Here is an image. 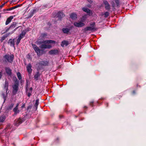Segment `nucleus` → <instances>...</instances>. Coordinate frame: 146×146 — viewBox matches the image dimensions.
<instances>
[{
    "mask_svg": "<svg viewBox=\"0 0 146 146\" xmlns=\"http://www.w3.org/2000/svg\"><path fill=\"white\" fill-rule=\"evenodd\" d=\"M4 60H3V62L5 64H6L7 62L12 63L14 60V56L13 54L9 55V54H5L3 57Z\"/></svg>",
    "mask_w": 146,
    "mask_h": 146,
    "instance_id": "nucleus-1",
    "label": "nucleus"
},
{
    "mask_svg": "<svg viewBox=\"0 0 146 146\" xmlns=\"http://www.w3.org/2000/svg\"><path fill=\"white\" fill-rule=\"evenodd\" d=\"M50 43H55V42L52 40H46L43 42V44L41 46V47L42 48H50L52 46Z\"/></svg>",
    "mask_w": 146,
    "mask_h": 146,
    "instance_id": "nucleus-2",
    "label": "nucleus"
},
{
    "mask_svg": "<svg viewBox=\"0 0 146 146\" xmlns=\"http://www.w3.org/2000/svg\"><path fill=\"white\" fill-rule=\"evenodd\" d=\"M19 82L18 80L17 79L15 81V83L12 86L13 94L14 95H16L19 90Z\"/></svg>",
    "mask_w": 146,
    "mask_h": 146,
    "instance_id": "nucleus-3",
    "label": "nucleus"
},
{
    "mask_svg": "<svg viewBox=\"0 0 146 146\" xmlns=\"http://www.w3.org/2000/svg\"><path fill=\"white\" fill-rule=\"evenodd\" d=\"M25 87V90L26 94L28 97H30L31 95L32 92V87H29V84L27 82Z\"/></svg>",
    "mask_w": 146,
    "mask_h": 146,
    "instance_id": "nucleus-4",
    "label": "nucleus"
},
{
    "mask_svg": "<svg viewBox=\"0 0 146 146\" xmlns=\"http://www.w3.org/2000/svg\"><path fill=\"white\" fill-rule=\"evenodd\" d=\"M20 26H19L15 28V29H14L13 31H12L11 33H7L6 34L3 35L1 38L0 41L1 42H2L3 41L5 40V39L7 38V37H8L11 34L13 33L17 29H18Z\"/></svg>",
    "mask_w": 146,
    "mask_h": 146,
    "instance_id": "nucleus-5",
    "label": "nucleus"
},
{
    "mask_svg": "<svg viewBox=\"0 0 146 146\" xmlns=\"http://www.w3.org/2000/svg\"><path fill=\"white\" fill-rule=\"evenodd\" d=\"M30 46L36 52V40H34L30 42Z\"/></svg>",
    "mask_w": 146,
    "mask_h": 146,
    "instance_id": "nucleus-6",
    "label": "nucleus"
},
{
    "mask_svg": "<svg viewBox=\"0 0 146 146\" xmlns=\"http://www.w3.org/2000/svg\"><path fill=\"white\" fill-rule=\"evenodd\" d=\"M74 25L76 27H81L84 26L85 24V23L82 22V21H79L75 22L74 23Z\"/></svg>",
    "mask_w": 146,
    "mask_h": 146,
    "instance_id": "nucleus-7",
    "label": "nucleus"
},
{
    "mask_svg": "<svg viewBox=\"0 0 146 146\" xmlns=\"http://www.w3.org/2000/svg\"><path fill=\"white\" fill-rule=\"evenodd\" d=\"M36 9H35L31 11L27 15V18L29 19L32 17L33 16L34 13H36Z\"/></svg>",
    "mask_w": 146,
    "mask_h": 146,
    "instance_id": "nucleus-8",
    "label": "nucleus"
},
{
    "mask_svg": "<svg viewBox=\"0 0 146 146\" xmlns=\"http://www.w3.org/2000/svg\"><path fill=\"white\" fill-rule=\"evenodd\" d=\"M23 121L20 118H19L17 120H15V125L16 126H18L19 125L21 124L23 122Z\"/></svg>",
    "mask_w": 146,
    "mask_h": 146,
    "instance_id": "nucleus-9",
    "label": "nucleus"
},
{
    "mask_svg": "<svg viewBox=\"0 0 146 146\" xmlns=\"http://www.w3.org/2000/svg\"><path fill=\"white\" fill-rule=\"evenodd\" d=\"M6 72L8 76H10L12 74V70L9 67H6L5 68Z\"/></svg>",
    "mask_w": 146,
    "mask_h": 146,
    "instance_id": "nucleus-10",
    "label": "nucleus"
},
{
    "mask_svg": "<svg viewBox=\"0 0 146 146\" xmlns=\"http://www.w3.org/2000/svg\"><path fill=\"white\" fill-rule=\"evenodd\" d=\"M31 68L32 66L31 63H29L26 67L27 70L29 73H31L32 72V69Z\"/></svg>",
    "mask_w": 146,
    "mask_h": 146,
    "instance_id": "nucleus-11",
    "label": "nucleus"
},
{
    "mask_svg": "<svg viewBox=\"0 0 146 146\" xmlns=\"http://www.w3.org/2000/svg\"><path fill=\"white\" fill-rule=\"evenodd\" d=\"M13 18V16H10L8 18L6 21L5 25H7L9 24Z\"/></svg>",
    "mask_w": 146,
    "mask_h": 146,
    "instance_id": "nucleus-12",
    "label": "nucleus"
},
{
    "mask_svg": "<svg viewBox=\"0 0 146 146\" xmlns=\"http://www.w3.org/2000/svg\"><path fill=\"white\" fill-rule=\"evenodd\" d=\"M9 83L8 81H7V80H6L4 85V88L6 90V93L7 94V92L8 91V87L9 86Z\"/></svg>",
    "mask_w": 146,
    "mask_h": 146,
    "instance_id": "nucleus-13",
    "label": "nucleus"
},
{
    "mask_svg": "<svg viewBox=\"0 0 146 146\" xmlns=\"http://www.w3.org/2000/svg\"><path fill=\"white\" fill-rule=\"evenodd\" d=\"M17 23L15 22H13L12 23L10 26L9 27L11 29V30H12L15 28L17 26Z\"/></svg>",
    "mask_w": 146,
    "mask_h": 146,
    "instance_id": "nucleus-14",
    "label": "nucleus"
},
{
    "mask_svg": "<svg viewBox=\"0 0 146 146\" xmlns=\"http://www.w3.org/2000/svg\"><path fill=\"white\" fill-rule=\"evenodd\" d=\"M82 9L84 11L88 13L89 15H91L92 14V11H90L88 9L86 8H84Z\"/></svg>",
    "mask_w": 146,
    "mask_h": 146,
    "instance_id": "nucleus-15",
    "label": "nucleus"
},
{
    "mask_svg": "<svg viewBox=\"0 0 146 146\" xmlns=\"http://www.w3.org/2000/svg\"><path fill=\"white\" fill-rule=\"evenodd\" d=\"M58 53V50H53L50 51L49 52V54H56Z\"/></svg>",
    "mask_w": 146,
    "mask_h": 146,
    "instance_id": "nucleus-16",
    "label": "nucleus"
},
{
    "mask_svg": "<svg viewBox=\"0 0 146 146\" xmlns=\"http://www.w3.org/2000/svg\"><path fill=\"white\" fill-rule=\"evenodd\" d=\"M95 29L94 27H88L85 28L84 30L86 31H94Z\"/></svg>",
    "mask_w": 146,
    "mask_h": 146,
    "instance_id": "nucleus-17",
    "label": "nucleus"
},
{
    "mask_svg": "<svg viewBox=\"0 0 146 146\" xmlns=\"http://www.w3.org/2000/svg\"><path fill=\"white\" fill-rule=\"evenodd\" d=\"M8 43H10V45L11 46H14L15 45L14 39H10L9 40Z\"/></svg>",
    "mask_w": 146,
    "mask_h": 146,
    "instance_id": "nucleus-18",
    "label": "nucleus"
},
{
    "mask_svg": "<svg viewBox=\"0 0 146 146\" xmlns=\"http://www.w3.org/2000/svg\"><path fill=\"white\" fill-rule=\"evenodd\" d=\"M70 17L72 19H75L77 18V15L75 13H72L70 14Z\"/></svg>",
    "mask_w": 146,
    "mask_h": 146,
    "instance_id": "nucleus-19",
    "label": "nucleus"
},
{
    "mask_svg": "<svg viewBox=\"0 0 146 146\" xmlns=\"http://www.w3.org/2000/svg\"><path fill=\"white\" fill-rule=\"evenodd\" d=\"M13 111L14 112L15 114H16L19 113L20 112L19 110H18V108L15 107L13 108Z\"/></svg>",
    "mask_w": 146,
    "mask_h": 146,
    "instance_id": "nucleus-20",
    "label": "nucleus"
},
{
    "mask_svg": "<svg viewBox=\"0 0 146 146\" xmlns=\"http://www.w3.org/2000/svg\"><path fill=\"white\" fill-rule=\"evenodd\" d=\"M68 42L64 40L62 42L61 45L63 47L65 45L66 46H67V45H68Z\"/></svg>",
    "mask_w": 146,
    "mask_h": 146,
    "instance_id": "nucleus-21",
    "label": "nucleus"
},
{
    "mask_svg": "<svg viewBox=\"0 0 146 146\" xmlns=\"http://www.w3.org/2000/svg\"><path fill=\"white\" fill-rule=\"evenodd\" d=\"M6 119V117L4 115H3L0 117V122L3 123Z\"/></svg>",
    "mask_w": 146,
    "mask_h": 146,
    "instance_id": "nucleus-22",
    "label": "nucleus"
},
{
    "mask_svg": "<svg viewBox=\"0 0 146 146\" xmlns=\"http://www.w3.org/2000/svg\"><path fill=\"white\" fill-rule=\"evenodd\" d=\"M14 105V104L13 103H12L10 105H8L7 108V110H11L12 109Z\"/></svg>",
    "mask_w": 146,
    "mask_h": 146,
    "instance_id": "nucleus-23",
    "label": "nucleus"
},
{
    "mask_svg": "<svg viewBox=\"0 0 146 146\" xmlns=\"http://www.w3.org/2000/svg\"><path fill=\"white\" fill-rule=\"evenodd\" d=\"M104 3L105 5L106 8L107 9H109L110 6L108 2L106 1H104Z\"/></svg>",
    "mask_w": 146,
    "mask_h": 146,
    "instance_id": "nucleus-24",
    "label": "nucleus"
},
{
    "mask_svg": "<svg viewBox=\"0 0 146 146\" xmlns=\"http://www.w3.org/2000/svg\"><path fill=\"white\" fill-rule=\"evenodd\" d=\"M11 126L10 124H8L6 126V128L5 129V131H7L9 129H11Z\"/></svg>",
    "mask_w": 146,
    "mask_h": 146,
    "instance_id": "nucleus-25",
    "label": "nucleus"
},
{
    "mask_svg": "<svg viewBox=\"0 0 146 146\" xmlns=\"http://www.w3.org/2000/svg\"><path fill=\"white\" fill-rule=\"evenodd\" d=\"M62 31L63 33H69V29L67 28L63 29H62Z\"/></svg>",
    "mask_w": 146,
    "mask_h": 146,
    "instance_id": "nucleus-26",
    "label": "nucleus"
},
{
    "mask_svg": "<svg viewBox=\"0 0 146 146\" xmlns=\"http://www.w3.org/2000/svg\"><path fill=\"white\" fill-rule=\"evenodd\" d=\"M32 106L31 105H29L27 108V111L29 112L30 111L31 109L32 108Z\"/></svg>",
    "mask_w": 146,
    "mask_h": 146,
    "instance_id": "nucleus-27",
    "label": "nucleus"
},
{
    "mask_svg": "<svg viewBox=\"0 0 146 146\" xmlns=\"http://www.w3.org/2000/svg\"><path fill=\"white\" fill-rule=\"evenodd\" d=\"M17 76L19 80H20L22 79L21 75L19 72L17 73Z\"/></svg>",
    "mask_w": 146,
    "mask_h": 146,
    "instance_id": "nucleus-28",
    "label": "nucleus"
},
{
    "mask_svg": "<svg viewBox=\"0 0 146 146\" xmlns=\"http://www.w3.org/2000/svg\"><path fill=\"white\" fill-rule=\"evenodd\" d=\"M21 39V38L18 37V38L17 39V41L16 43V44L17 45H18L20 43Z\"/></svg>",
    "mask_w": 146,
    "mask_h": 146,
    "instance_id": "nucleus-29",
    "label": "nucleus"
},
{
    "mask_svg": "<svg viewBox=\"0 0 146 146\" xmlns=\"http://www.w3.org/2000/svg\"><path fill=\"white\" fill-rule=\"evenodd\" d=\"M19 7H20V5H17L14 7H11V10H12L15 9L16 8H17Z\"/></svg>",
    "mask_w": 146,
    "mask_h": 146,
    "instance_id": "nucleus-30",
    "label": "nucleus"
},
{
    "mask_svg": "<svg viewBox=\"0 0 146 146\" xmlns=\"http://www.w3.org/2000/svg\"><path fill=\"white\" fill-rule=\"evenodd\" d=\"M86 17H83L81 19V21H82V22L84 23V22L86 21Z\"/></svg>",
    "mask_w": 146,
    "mask_h": 146,
    "instance_id": "nucleus-31",
    "label": "nucleus"
},
{
    "mask_svg": "<svg viewBox=\"0 0 146 146\" xmlns=\"http://www.w3.org/2000/svg\"><path fill=\"white\" fill-rule=\"evenodd\" d=\"M26 33H27V31H25L24 30H23L22 32H21V35H23V36H25V35Z\"/></svg>",
    "mask_w": 146,
    "mask_h": 146,
    "instance_id": "nucleus-32",
    "label": "nucleus"
},
{
    "mask_svg": "<svg viewBox=\"0 0 146 146\" xmlns=\"http://www.w3.org/2000/svg\"><path fill=\"white\" fill-rule=\"evenodd\" d=\"M2 95L3 96V98L4 100V102H5L6 100V96H5V94L4 93H3L2 94Z\"/></svg>",
    "mask_w": 146,
    "mask_h": 146,
    "instance_id": "nucleus-33",
    "label": "nucleus"
},
{
    "mask_svg": "<svg viewBox=\"0 0 146 146\" xmlns=\"http://www.w3.org/2000/svg\"><path fill=\"white\" fill-rule=\"evenodd\" d=\"M40 52L41 53V54H40V55H41L42 54V51L41 50H40L39 49H38L37 48V55H38L39 54L38 52L40 53Z\"/></svg>",
    "mask_w": 146,
    "mask_h": 146,
    "instance_id": "nucleus-34",
    "label": "nucleus"
},
{
    "mask_svg": "<svg viewBox=\"0 0 146 146\" xmlns=\"http://www.w3.org/2000/svg\"><path fill=\"white\" fill-rule=\"evenodd\" d=\"M11 30V29H10V27H9L7 28L6 29V30H5V32H3V33H2V34H3L5 33H7V32H8V31L9 30Z\"/></svg>",
    "mask_w": 146,
    "mask_h": 146,
    "instance_id": "nucleus-35",
    "label": "nucleus"
},
{
    "mask_svg": "<svg viewBox=\"0 0 146 146\" xmlns=\"http://www.w3.org/2000/svg\"><path fill=\"white\" fill-rule=\"evenodd\" d=\"M59 16L61 17H62L64 16V15L61 12H60L58 13Z\"/></svg>",
    "mask_w": 146,
    "mask_h": 146,
    "instance_id": "nucleus-36",
    "label": "nucleus"
},
{
    "mask_svg": "<svg viewBox=\"0 0 146 146\" xmlns=\"http://www.w3.org/2000/svg\"><path fill=\"white\" fill-rule=\"evenodd\" d=\"M7 3V2H6L3 4H2L0 6V10L4 6V5H5V4Z\"/></svg>",
    "mask_w": 146,
    "mask_h": 146,
    "instance_id": "nucleus-37",
    "label": "nucleus"
},
{
    "mask_svg": "<svg viewBox=\"0 0 146 146\" xmlns=\"http://www.w3.org/2000/svg\"><path fill=\"white\" fill-rule=\"evenodd\" d=\"M47 64L46 61L45 62H42V63H41V64H42L43 65H46Z\"/></svg>",
    "mask_w": 146,
    "mask_h": 146,
    "instance_id": "nucleus-38",
    "label": "nucleus"
},
{
    "mask_svg": "<svg viewBox=\"0 0 146 146\" xmlns=\"http://www.w3.org/2000/svg\"><path fill=\"white\" fill-rule=\"evenodd\" d=\"M24 37V36H23V35H22L21 34H20V35L19 36V37L21 39L23 38Z\"/></svg>",
    "mask_w": 146,
    "mask_h": 146,
    "instance_id": "nucleus-39",
    "label": "nucleus"
},
{
    "mask_svg": "<svg viewBox=\"0 0 146 146\" xmlns=\"http://www.w3.org/2000/svg\"><path fill=\"white\" fill-rule=\"evenodd\" d=\"M105 17H107L109 15V13L108 12H106L105 13Z\"/></svg>",
    "mask_w": 146,
    "mask_h": 146,
    "instance_id": "nucleus-40",
    "label": "nucleus"
},
{
    "mask_svg": "<svg viewBox=\"0 0 146 146\" xmlns=\"http://www.w3.org/2000/svg\"><path fill=\"white\" fill-rule=\"evenodd\" d=\"M34 107H35V110H36V100H35V103L34 105Z\"/></svg>",
    "mask_w": 146,
    "mask_h": 146,
    "instance_id": "nucleus-41",
    "label": "nucleus"
},
{
    "mask_svg": "<svg viewBox=\"0 0 146 146\" xmlns=\"http://www.w3.org/2000/svg\"><path fill=\"white\" fill-rule=\"evenodd\" d=\"M115 2L117 4V5L118 6L119 4V0H115Z\"/></svg>",
    "mask_w": 146,
    "mask_h": 146,
    "instance_id": "nucleus-42",
    "label": "nucleus"
},
{
    "mask_svg": "<svg viewBox=\"0 0 146 146\" xmlns=\"http://www.w3.org/2000/svg\"><path fill=\"white\" fill-rule=\"evenodd\" d=\"M95 25V23H93L90 24V25L91 26V27H94V26Z\"/></svg>",
    "mask_w": 146,
    "mask_h": 146,
    "instance_id": "nucleus-43",
    "label": "nucleus"
},
{
    "mask_svg": "<svg viewBox=\"0 0 146 146\" xmlns=\"http://www.w3.org/2000/svg\"><path fill=\"white\" fill-rule=\"evenodd\" d=\"M25 103H23L22 106H21V108H25Z\"/></svg>",
    "mask_w": 146,
    "mask_h": 146,
    "instance_id": "nucleus-44",
    "label": "nucleus"
},
{
    "mask_svg": "<svg viewBox=\"0 0 146 146\" xmlns=\"http://www.w3.org/2000/svg\"><path fill=\"white\" fill-rule=\"evenodd\" d=\"M34 78V80H36V74L35 75Z\"/></svg>",
    "mask_w": 146,
    "mask_h": 146,
    "instance_id": "nucleus-45",
    "label": "nucleus"
},
{
    "mask_svg": "<svg viewBox=\"0 0 146 146\" xmlns=\"http://www.w3.org/2000/svg\"><path fill=\"white\" fill-rule=\"evenodd\" d=\"M2 76V72H0V79L1 78Z\"/></svg>",
    "mask_w": 146,
    "mask_h": 146,
    "instance_id": "nucleus-46",
    "label": "nucleus"
},
{
    "mask_svg": "<svg viewBox=\"0 0 146 146\" xmlns=\"http://www.w3.org/2000/svg\"><path fill=\"white\" fill-rule=\"evenodd\" d=\"M6 11H7V10L6 9H4L3 10V11L5 13H6Z\"/></svg>",
    "mask_w": 146,
    "mask_h": 146,
    "instance_id": "nucleus-47",
    "label": "nucleus"
},
{
    "mask_svg": "<svg viewBox=\"0 0 146 146\" xmlns=\"http://www.w3.org/2000/svg\"><path fill=\"white\" fill-rule=\"evenodd\" d=\"M19 105V103H17V104L16 105L15 107H18V108Z\"/></svg>",
    "mask_w": 146,
    "mask_h": 146,
    "instance_id": "nucleus-48",
    "label": "nucleus"
},
{
    "mask_svg": "<svg viewBox=\"0 0 146 146\" xmlns=\"http://www.w3.org/2000/svg\"><path fill=\"white\" fill-rule=\"evenodd\" d=\"M25 31H27V32L29 31V29H26L25 30Z\"/></svg>",
    "mask_w": 146,
    "mask_h": 146,
    "instance_id": "nucleus-49",
    "label": "nucleus"
},
{
    "mask_svg": "<svg viewBox=\"0 0 146 146\" xmlns=\"http://www.w3.org/2000/svg\"><path fill=\"white\" fill-rule=\"evenodd\" d=\"M7 9V11L11 10V8L9 9Z\"/></svg>",
    "mask_w": 146,
    "mask_h": 146,
    "instance_id": "nucleus-50",
    "label": "nucleus"
},
{
    "mask_svg": "<svg viewBox=\"0 0 146 146\" xmlns=\"http://www.w3.org/2000/svg\"><path fill=\"white\" fill-rule=\"evenodd\" d=\"M28 56L29 57H30V55H29V54H28Z\"/></svg>",
    "mask_w": 146,
    "mask_h": 146,
    "instance_id": "nucleus-51",
    "label": "nucleus"
},
{
    "mask_svg": "<svg viewBox=\"0 0 146 146\" xmlns=\"http://www.w3.org/2000/svg\"><path fill=\"white\" fill-rule=\"evenodd\" d=\"M1 14H0V18H1Z\"/></svg>",
    "mask_w": 146,
    "mask_h": 146,
    "instance_id": "nucleus-52",
    "label": "nucleus"
},
{
    "mask_svg": "<svg viewBox=\"0 0 146 146\" xmlns=\"http://www.w3.org/2000/svg\"><path fill=\"white\" fill-rule=\"evenodd\" d=\"M38 100H37V103H38Z\"/></svg>",
    "mask_w": 146,
    "mask_h": 146,
    "instance_id": "nucleus-53",
    "label": "nucleus"
},
{
    "mask_svg": "<svg viewBox=\"0 0 146 146\" xmlns=\"http://www.w3.org/2000/svg\"><path fill=\"white\" fill-rule=\"evenodd\" d=\"M113 7L114 6V5H113Z\"/></svg>",
    "mask_w": 146,
    "mask_h": 146,
    "instance_id": "nucleus-54",
    "label": "nucleus"
}]
</instances>
